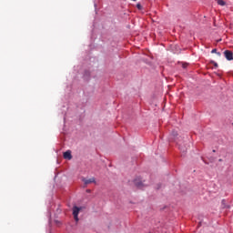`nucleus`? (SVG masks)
Segmentation results:
<instances>
[{"mask_svg": "<svg viewBox=\"0 0 233 233\" xmlns=\"http://www.w3.org/2000/svg\"><path fill=\"white\" fill-rule=\"evenodd\" d=\"M79 212H81V208L75 206L73 208V216H74V219L75 221H79Z\"/></svg>", "mask_w": 233, "mask_h": 233, "instance_id": "obj_1", "label": "nucleus"}, {"mask_svg": "<svg viewBox=\"0 0 233 233\" xmlns=\"http://www.w3.org/2000/svg\"><path fill=\"white\" fill-rule=\"evenodd\" d=\"M224 56H225L226 59H228V61H232V59H233V53H232V51L226 50L224 52Z\"/></svg>", "mask_w": 233, "mask_h": 233, "instance_id": "obj_2", "label": "nucleus"}, {"mask_svg": "<svg viewBox=\"0 0 233 233\" xmlns=\"http://www.w3.org/2000/svg\"><path fill=\"white\" fill-rule=\"evenodd\" d=\"M82 181L85 185H90L91 183H96V177H91V178H88V179L83 177Z\"/></svg>", "mask_w": 233, "mask_h": 233, "instance_id": "obj_3", "label": "nucleus"}, {"mask_svg": "<svg viewBox=\"0 0 233 233\" xmlns=\"http://www.w3.org/2000/svg\"><path fill=\"white\" fill-rule=\"evenodd\" d=\"M63 156H64V159L70 160V159H72V151L67 150V151L64 152Z\"/></svg>", "mask_w": 233, "mask_h": 233, "instance_id": "obj_4", "label": "nucleus"}, {"mask_svg": "<svg viewBox=\"0 0 233 233\" xmlns=\"http://www.w3.org/2000/svg\"><path fill=\"white\" fill-rule=\"evenodd\" d=\"M221 203H222V208H230V206H227L226 199H223Z\"/></svg>", "mask_w": 233, "mask_h": 233, "instance_id": "obj_5", "label": "nucleus"}, {"mask_svg": "<svg viewBox=\"0 0 233 233\" xmlns=\"http://www.w3.org/2000/svg\"><path fill=\"white\" fill-rule=\"evenodd\" d=\"M176 137H177V131H173L171 134V139L176 140Z\"/></svg>", "mask_w": 233, "mask_h": 233, "instance_id": "obj_6", "label": "nucleus"}, {"mask_svg": "<svg viewBox=\"0 0 233 233\" xmlns=\"http://www.w3.org/2000/svg\"><path fill=\"white\" fill-rule=\"evenodd\" d=\"M178 147H179V149L181 150V152H187V147H183V146H181V143L179 142H177Z\"/></svg>", "mask_w": 233, "mask_h": 233, "instance_id": "obj_7", "label": "nucleus"}, {"mask_svg": "<svg viewBox=\"0 0 233 233\" xmlns=\"http://www.w3.org/2000/svg\"><path fill=\"white\" fill-rule=\"evenodd\" d=\"M217 3L220 6H225V5H227V3L224 0H218Z\"/></svg>", "mask_w": 233, "mask_h": 233, "instance_id": "obj_8", "label": "nucleus"}, {"mask_svg": "<svg viewBox=\"0 0 233 233\" xmlns=\"http://www.w3.org/2000/svg\"><path fill=\"white\" fill-rule=\"evenodd\" d=\"M135 185L137 187H142L143 186V183L142 182H137V180H135Z\"/></svg>", "mask_w": 233, "mask_h": 233, "instance_id": "obj_9", "label": "nucleus"}, {"mask_svg": "<svg viewBox=\"0 0 233 233\" xmlns=\"http://www.w3.org/2000/svg\"><path fill=\"white\" fill-rule=\"evenodd\" d=\"M210 63H211V65H214V66H215L216 68H218V63L214 62V60H212Z\"/></svg>", "mask_w": 233, "mask_h": 233, "instance_id": "obj_10", "label": "nucleus"}, {"mask_svg": "<svg viewBox=\"0 0 233 233\" xmlns=\"http://www.w3.org/2000/svg\"><path fill=\"white\" fill-rule=\"evenodd\" d=\"M137 8L138 10H141V8H142L141 4H137Z\"/></svg>", "mask_w": 233, "mask_h": 233, "instance_id": "obj_11", "label": "nucleus"}, {"mask_svg": "<svg viewBox=\"0 0 233 233\" xmlns=\"http://www.w3.org/2000/svg\"><path fill=\"white\" fill-rule=\"evenodd\" d=\"M211 54H218V49H212Z\"/></svg>", "mask_w": 233, "mask_h": 233, "instance_id": "obj_12", "label": "nucleus"}, {"mask_svg": "<svg viewBox=\"0 0 233 233\" xmlns=\"http://www.w3.org/2000/svg\"><path fill=\"white\" fill-rule=\"evenodd\" d=\"M182 66H183V68H186L187 67V64H183Z\"/></svg>", "mask_w": 233, "mask_h": 233, "instance_id": "obj_13", "label": "nucleus"}, {"mask_svg": "<svg viewBox=\"0 0 233 233\" xmlns=\"http://www.w3.org/2000/svg\"><path fill=\"white\" fill-rule=\"evenodd\" d=\"M218 54V56H221V53H217Z\"/></svg>", "mask_w": 233, "mask_h": 233, "instance_id": "obj_14", "label": "nucleus"}, {"mask_svg": "<svg viewBox=\"0 0 233 233\" xmlns=\"http://www.w3.org/2000/svg\"><path fill=\"white\" fill-rule=\"evenodd\" d=\"M133 1H136V0H133Z\"/></svg>", "mask_w": 233, "mask_h": 233, "instance_id": "obj_15", "label": "nucleus"}]
</instances>
